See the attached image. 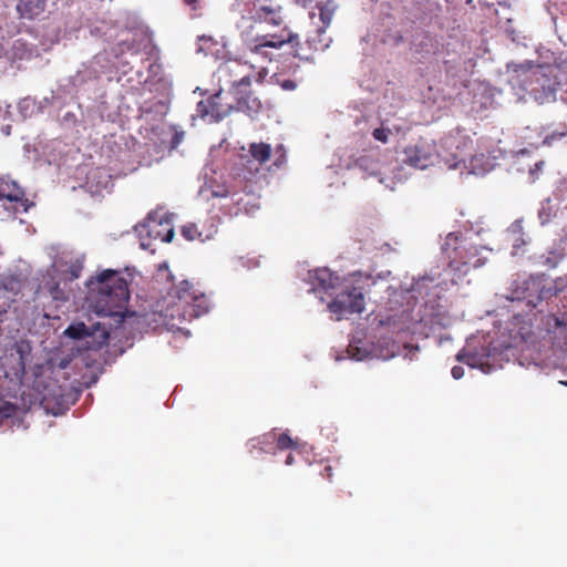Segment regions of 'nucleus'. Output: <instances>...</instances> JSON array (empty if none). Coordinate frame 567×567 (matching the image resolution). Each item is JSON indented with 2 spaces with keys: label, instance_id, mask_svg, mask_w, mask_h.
<instances>
[{
  "label": "nucleus",
  "instance_id": "nucleus-1",
  "mask_svg": "<svg viewBox=\"0 0 567 567\" xmlns=\"http://www.w3.org/2000/svg\"><path fill=\"white\" fill-rule=\"evenodd\" d=\"M90 298L99 315H122L130 299L128 284L121 271L105 269L86 281Z\"/></svg>",
  "mask_w": 567,
  "mask_h": 567
},
{
  "label": "nucleus",
  "instance_id": "nucleus-2",
  "mask_svg": "<svg viewBox=\"0 0 567 567\" xmlns=\"http://www.w3.org/2000/svg\"><path fill=\"white\" fill-rule=\"evenodd\" d=\"M512 82L526 92L538 104L556 100L560 87L559 70L554 65L525 62L513 68Z\"/></svg>",
  "mask_w": 567,
  "mask_h": 567
},
{
  "label": "nucleus",
  "instance_id": "nucleus-3",
  "mask_svg": "<svg viewBox=\"0 0 567 567\" xmlns=\"http://www.w3.org/2000/svg\"><path fill=\"white\" fill-rule=\"evenodd\" d=\"M442 250L449 260V268L458 278L466 276L471 269L484 266L487 257L483 251H489L486 247L476 246L454 233L446 236Z\"/></svg>",
  "mask_w": 567,
  "mask_h": 567
},
{
  "label": "nucleus",
  "instance_id": "nucleus-4",
  "mask_svg": "<svg viewBox=\"0 0 567 567\" xmlns=\"http://www.w3.org/2000/svg\"><path fill=\"white\" fill-rule=\"evenodd\" d=\"M285 44H290L292 55L297 59H308L307 54L301 47L299 34L291 31L289 28H284L279 33L262 34L250 39L247 42L249 52L260 55L264 59L271 60L269 52L266 49H281Z\"/></svg>",
  "mask_w": 567,
  "mask_h": 567
},
{
  "label": "nucleus",
  "instance_id": "nucleus-5",
  "mask_svg": "<svg viewBox=\"0 0 567 567\" xmlns=\"http://www.w3.org/2000/svg\"><path fill=\"white\" fill-rule=\"evenodd\" d=\"M363 288L354 285V280H346L328 303V309L341 320L349 315L361 313L364 310Z\"/></svg>",
  "mask_w": 567,
  "mask_h": 567
},
{
  "label": "nucleus",
  "instance_id": "nucleus-6",
  "mask_svg": "<svg viewBox=\"0 0 567 567\" xmlns=\"http://www.w3.org/2000/svg\"><path fill=\"white\" fill-rule=\"evenodd\" d=\"M248 19L256 25L288 28L287 12L279 0H249L246 3Z\"/></svg>",
  "mask_w": 567,
  "mask_h": 567
},
{
  "label": "nucleus",
  "instance_id": "nucleus-7",
  "mask_svg": "<svg viewBox=\"0 0 567 567\" xmlns=\"http://www.w3.org/2000/svg\"><path fill=\"white\" fill-rule=\"evenodd\" d=\"M178 307L183 308L184 313L189 317H200L209 310V299L196 285L188 280H183L176 288Z\"/></svg>",
  "mask_w": 567,
  "mask_h": 567
},
{
  "label": "nucleus",
  "instance_id": "nucleus-8",
  "mask_svg": "<svg viewBox=\"0 0 567 567\" xmlns=\"http://www.w3.org/2000/svg\"><path fill=\"white\" fill-rule=\"evenodd\" d=\"M254 76L243 75L239 80L233 81L230 93L237 101V109L248 113H258L262 109L261 101L250 90Z\"/></svg>",
  "mask_w": 567,
  "mask_h": 567
},
{
  "label": "nucleus",
  "instance_id": "nucleus-9",
  "mask_svg": "<svg viewBox=\"0 0 567 567\" xmlns=\"http://www.w3.org/2000/svg\"><path fill=\"white\" fill-rule=\"evenodd\" d=\"M223 94L216 93L207 100L199 101L196 107L197 115L214 122L223 120L233 109L228 103H223Z\"/></svg>",
  "mask_w": 567,
  "mask_h": 567
},
{
  "label": "nucleus",
  "instance_id": "nucleus-10",
  "mask_svg": "<svg viewBox=\"0 0 567 567\" xmlns=\"http://www.w3.org/2000/svg\"><path fill=\"white\" fill-rule=\"evenodd\" d=\"M406 159L405 162L420 169H424L433 164V150L425 143H419L413 146H409L404 151Z\"/></svg>",
  "mask_w": 567,
  "mask_h": 567
},
{
  "label": "nucleus",
  "instance_id": "nucleus-11",
  "mask_svg": "<svg viewBox=\"0 0 567 567\" xmlns=\"http://www.w3.org/2000/svg\"><path fill=\"white\" fill-rule=\"evenodd\" d=\"M16 9L19 19L33 21L44 14L47 0H19Z\"/></svg>",
  "mask_w": 567,
  "mask_h": 567
},
{
  "label": "nucleus",
  "instance_id": "nucleus-12",
  "mask_svg": "<svg viewBox=\"0 0 567 567\" xmlns=\"http://www.w3.org/2000/svg\"><path fill=\"white\" fill-rule=\"evenodd\" d=\"M315 9L318 11L321 25H318V37L320 38L326 33L330 27L333 16L338 9V4L333 0L319 1L316 3Z\"/></svg>",
  "mask_w": 567,
  "mask_h": 567
},
{
  "label": "nucleus",
  "instance_id": "nucleus-13",
  "mask_svg": "<svg viewBox=\"0 0 567 567\" xmlns=\"http://www.w3.org/2000/svg\"><path fill=\"white\" fill-rule=\"evenodd\" d=\"M248 154L252 158L254 162L258 164L255 168H249V173L252 175L259 172V166L268 162L272 155V148L270 144L259 142V143H250L248 148Z\"/></svg>",
  "mask_w": 567,
  "mask_h": 567
},
{
  "label": "nucleus",
  "instance_id": "nucleus-14",
  "mask_svg": "<svg viewBox=\"0 0 567 567\" xmlns=\"http://www.w3.org/2000/svg\"><path fill=\"white\" fill-rule=\"evenodd\" d=\"M2 199L21 203L23 210H28V199L24 198V190L16 182H1L0 200Z\"/></svg>",
  "mask_w": 567,
  "mask_h": 567
},
{
  "label": "nucleus",
  "instance_id": "nucleus-15",
  "mask_svg": "<svg viewBox=\"0 0 567 567\" xmlns=\"http://www.w3.org/2000/svg\"><path fill=\"white\" fill-rule=\"evenodd\" d=\"M275 442L276 432L272 430L262 435L249 440L247 446L250 454H254V451H258L259 453H274Z\"/></svg>",
  "mask_w": 567,
  "mask_h": 567
},
{
  "label": "nucleus",
  "instance_id": "nucleus-16",
  "mask_svg": "<svg viewBox=\"0 0 567 567\" xmlns=\"http://www.w3.org/2000/svg\"><path fill=\"white\" fill-rule=\"evenodd\" d=\"M331 41V38H323V35L319 38L317 29L315 35L307 37L306 47L301 43V47L303 48L305 52L309 54V58L303 60L310 61L315 52L324 51L330 47Z\"/></svg>",
  "mask_w": 567,
  "mask_h": 567
},
{
  "label": "nucleus",
  "instance_id": "nucleus-17",
  "mask_svg": "<svg viewBox=\"0 0 567 567\" xmlns=\"http://www.w3.org/2000/svg\"><path fill=\"white\" fill-rule=\"evenodd\" d=\"M309 277L317 288L326 291L333 288V274L327 268L310 271Z\"/></svg>",
  "mask_w": 567,
  "mask_h": 567
},
{
  "label": "nucleus",
  "instance_id": "nucleus-18",
  "mask_svg": "<svg viewBox=\"0 0 567 567\" xmlns=\"http://www.w3.org/2000/svg\"><path fill=\"white\" fill-rule=\"evenodd\" d=\"M64 334L71 339H75V340H82V339L91 337V332L89 331V328L83 322L70 324L65 329Z\"/></svg>",
  "mask_w": 567,
  "mask_h": 567
},
{
  "label": "nucleus",
  "instance_id": "nucleus-19",
  "mask_svg": "<svg viewBox=\"0 0 567 567\" xmlns=\"http://www.w3.org/2000/svg\"><path fill=\"white\" fill-rule=\"evenodd\" d=\"M275 445H276V449H278L280 451L292 450V449L297 447V443L287 433H281V434L276 433Z\"/></svg>",
  "mask_w": 567,
  "mask_h": 567
},
{
  "label": "nucleus",
  "instance_id": "nucleus-20",
  "mask_svg": "<svg viewBox=\"0 0 567 567\" xmlns=\"http://www.w3.org/2000/svg\"><path fill=\"white\" fill-rule=\"evenodd\" d=\"M456 359L472 368L483 364L477 354L465 350L458 352Z\"/></svg>",
  "mask_w": 567,
  "mask_h": 567
},
{
  "label": "nucleus",
  "instance_id": "nucleus-21",
  "mask_svg": "<svg viewBox=\"0 0 567 567\" xmlns=\"http://www.w3.org/2000/svg\"><path fill=\"white\" fill-rule=\"evenodd\" d=\"M182 235L187 240H195L198 239L200 241H204V238L202 236V233L198 230V226L196 224H187L182 227Z\"/></svg>",
  "mask_w": 567,
  "mask_h": 567
},
{
  "label": "nucleus",
  "instance_id": "nucleus-22",
  "mask_svg": "<svg viewBox=\"0 0 567 567\" xmlns=\"http://www.w3.org/2000/svg\"><path fill=\"white\" fill-rule=\"evenodd\" d=\"M45 287H47L50 296L54 300L66 301L69 299L68 295L65 293V291L63 289L60 288L58 282H47Z\"/></svg>",
  "mask_w": 567,
  "mask_h": 567
},
{
  "label": "nucleus",
  "instance_id": "nucleus-23",
  "mask_svg": "<svg viewBox=\"0 0 567 567\" xmlns=\"http://www.w3.org/2000/svg\"><path fill=\"white\" fill-rule=\"evenodd\" d=\"M567 136V125H563L560 130L554 131L553 133L546 135L543 140V144L547 146H551L554 142L561 140Z\"/></svg>",
  "mask_w": 567,
  "mask_h": 567
},
{
  "label": "nucleus",
  "instance_id": "nucleus-24",
  "mask_svg": "<svg viewBox=\"0 0 567 567\" xmlns=\"http://www.w3.org/2000/svg\"><path fill=\"white\" fill-rule=\"evenodd\" d=\"M272 155L275 156L274 165L277 167H281L287 162V153L286 147L282 144H279L272 150Z\"/></svg>",
  "mask_w": 567,
  "mask_h": 567
},
{
  "label": "nucleus",
  "instance_id": "nucleus-25",
  "mask_svg": "<svg viewBox=\"0 0 567 567\" xmlns=\"http://www.w3.org/2000/svg\"><path fill=\"white\" fill-rule=\"evenodd\" d=\"M390 134H391L390 128H385V127H378V128H374L372 132V136L374 137V140L381 142L383 144L388 143Z\"/></svg>",
  "mask_w": 567,
  "mask_h": 567
},
{
  "label": "nucleus",
  "instance_id": "nucleus-26",
  "mask_svg": "<svg viewBox=\"0 0 567 567\" xmlns=\"http://www.w3.org/2000/svg\"><path fill=\"white\" fill-rule=\"evenodd\" d=\"M463 138L462 147L456 145V148L461 151V155H471L473 151V140L470 136H461Z\"/></svg>",
  "mask_w": 567,
  "mask_h": 567
},
{
  "label": "nucleus",
  "instance_id": "nucleus-27",
  "mask_svg": "<svg viewBox=\"0 0 567 567\" xmlns=\"http://www.w3.org/2000/svg\"><path fill=\"white\" fill-rule=\"evenodd\" d=\"M348 352L355 359V360H363L365 358V352H361V350L358 347L349 346Z\"/></svg>",
  "mask_w": 567,
  "mask_h": 567
},
{
  "label": "nucleus",
  "instance_id": "nucleus-28",
  "mask_svg": "<svg viewBox=\"0 0 567 567\" xmlns=\"http://www.w3.org/2000/svg\"><path fill=\"white\" fill-rule=\"evenodd\" d=\"M544 164V161H539L530 168L529 174L534 179L537 178L538 174L542 172Z\"/></svg>",
  "mask_w": 567,
  "mask_h": 567
},
{
  "label": "nucleus",
  "instance_id": "nucleus-29",
  "mask_svg": "<svg viewBox=\"0 0 567 567\" xmlns=\"http://www.w3.org/2000/svg\"><path fill=\"white\" fill-rule=\"evenodd\" d=\"M555 326L557 328H566L567 329V312H565L561 317H554Z\"/></svg>",
  "mask_w": 567,
  "mask_h": 567
},
{
  "label": "nucleus",
  "instance_id": "nucleus-30",
  "mask_svg": "<svg viewBox=\"0 0 567 567\" xmlns=\"http://www.w3.org/2000/svg\"><path fill=\"white\" fill-rule=\"evenodd\" d=\"M451 373L455 380H460L464 375V369L460 365H455L452 368Z\"/></svg>",
  "mask_w": 567,
  "mask_h": 567
},
{
  "label": "nucleus",
  "instance_id": "nucleus-31",
  "mask_svg": "<svg viewBox=\"0 0 567 567\" xmlns=\"http://www.w3.org/2000/svg\"><path fill=\"white\" fill-rule=\"evenodd\" d=\"M131 50L132 49V45L131 44H127L126 42H122V43H118L117 44V48L114 49L115 51V56H118L120 54H122L124 52V50Z\"/></svg>",
  "mask_w": 567,
  "mask_h": 567
},
{
  "label": "nucleus",
  "instance_id": "nucleus-32",
  "mask_svg": "<svg viewBox=\"0 0 567 567\" xmlns=\"http://www.w3.org/2000/svg\"><path fill=\"white\" fill-rule=\"evenodd\" d=\"M431 43H432V38H431L429 34H426V35L423 38V40L417 44V47H419L420 49H417L416 51H417V52L423 51V50H424V48H425V47H427V45H430Z\"/></svg>",
  "mask_w": 567,
  "mask_h": 567
},
{
  "label": "nucleus",
  "instance_id": "nucleus-33",
  "mask_svg": "<svg viewBox=\"0 0 567 567\" xmlns=\"http://www.w3.org/2000/svg\"><path fill=\"white\" fill-rule=\"evenodd\" d=\"M281 87L287 91H292L296 89L297 84L292 80H285L280 83Z\"/></svg>",
  "mask_w": 567,
  "mask_h": 567
},
{
  "label": "nucleus",
  "instance_id": "nucleus-34",
  "mask_svg": "<svg viewBox=\"0 0 567 567\" xmlns=\"http://www.w3.org/2000/svg\"><path fill=\"white\" fill-rule=\"evenodd\" d=\"M166 227H167V229H166L165 235L163 236V241L171 243L174 237V229L172 227H169L168 224L166 225Z\"/></svg>",
  "mask_w": 567,
  "mask_h": 567
},
{
  "label": "nucleus",
  "instance_id": "nucleus-35",
  "mask_svg": "<svg viewBox=\"0 0 567 567\" xmlns=\"http://www.w3.org/2000/svg\"><path fill=\"white\" fill-rule=\"evenodd\" d=\"M321 475H322V477L331 481L332 480V467L330 465H326Z\"/></svg>",
  "mask_w": 567,
  "mask_h": 567
},
{
  "label": "nucleus",
  "instance_id": "nucleus-36",
  "mask_svg": "<svg viewBox=\"0 0 567 567\" xmlns=\"http://www.w3.org/2000/svg\"><path fill=\"white\" fill-rule=\"evenodd\" d=\"M82 267L79 265H73L70 268L71 278H78L80 276Z\"/></svg>",
  "mask_w": 567,
  "mask_h": 567
},
{
  "label": "nucleus",
  "instance_id": "nucleus-37",
  "mask_svg": "<svg viewBox=\"0 0 567 567\" xmlns=\"http://www.w3.org/2000/svg\"><path fill=\"white\" fill-rule=\"evenodd\" d=\"M200 0H183L186 6H189L193 10H196Z\"/></svg>",
  "mask_w": 567,
  "mask_h": 567
},
{
  "label": "nucleus",
  "instance_id": "nucleus-38",
  "mask_svg": "<svg viewBox=\"0 0 567 567\" xmlns=\"http://www.w3.org/2000/svg\"><path fill=\"white\" fill-rule=\"evenodd\" d=\"M266 74H267V71H266V69H265V68H262L260 71H258V72H257V75H256L255 80H256L257 82L261 83V82H262V80H264V76H265Z\"/></svg>",
  "mask_w": 567,
  "mask_h": 567
},
{
  "label": "nucleus",
  "instance_id": "nucleus-39",
  "mask_svg": "<svg viewBox=\"0 0 567 567\" xmlns=\"http://www.w3.org/2000/svg\"><path fill=\"white\" fill-rule=\"evenodd\" d=\"M240 64L237 61L229 62V73H234Z\"/></svg>",
  "mask_w": 567,
  "mask_h": 567
},
{
  "label": "nucleus",
  "instance_id": "nucleus-40",
  "mask_svg": "<svg viewBox=\"0 0 567 567\" xmlns=\"http://www.w3.org/2000/svg\"><path fill=\"white\" fill-rule=\"evenodd\" d=\"M295 462V457L292 456V454H289L285 461L286 465H292Z\"/></svg>",
  "mask_w": 567,
  "mask_h": 567
},
{
  "label": "nucleus",
  "instance_id": "nucleus-41",
  "mask_svg": "<svg viewBox=\"0 0 567 567\" xmlns=\"http://www.w3.org/2000/svg\"><path fill=\"white\" fill-rule=\"evenodd\" d=\"M309 16H310V19H311V20H313V19H315V17H316V12H315V11H311V12L309 13Z\"/></svg>",
  "mask_w": 567,
  "mask_h": 567
},
{
  "label": "nucleus",
  "instance_id": "nucleus-42",
  "mask_svg": "<svg viewBox=\"0 0 567 567\" xmlns=\"http://www.w3.org/2000/svg\"><path fill=\"white\" fill-rule=\"evenodd\" d=\"M175 140H176L175 143H177L181 140V136L175 135Z\"/></svg>",
  "mask_w": 567,
  "mask_h": 567
},
{
  "label": "nucleus",
  "instance_id": "nucleus-43",
  "mask_svg": "<svg viewBox=\"0 0 567 567\" xmlns=\"http://www.w3.org/2000/svg\"><path fill=\"white\" fill-rule=\"evenodd\" d=\"M175 140H176L175 143H177L181 140V136L175 135Z\"/></svg>",
  "mask_w": 567,
  "mask_h": 567
}]
</instances>
